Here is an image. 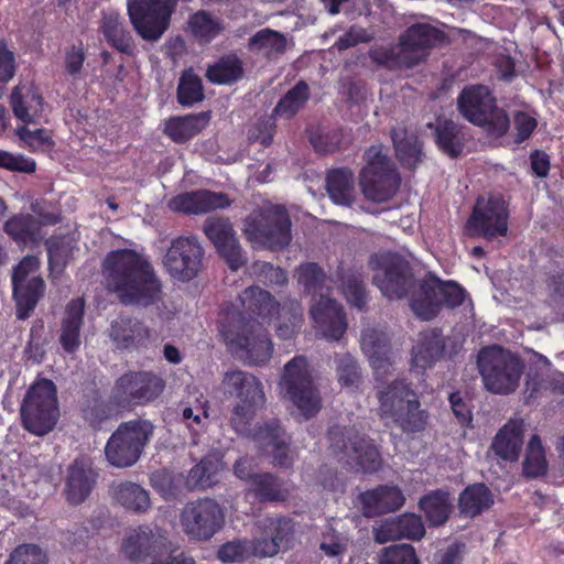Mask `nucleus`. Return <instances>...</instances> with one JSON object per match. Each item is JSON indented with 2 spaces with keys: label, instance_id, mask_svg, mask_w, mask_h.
Masks as SVG:
<instances>
[{
  "label": "nucleus",
  "instance_id": "obj_1",
  "mask_svg": "<svg viewBox=\"0 0 564 564\" xmlns=\"http://www.w3.org/2000/svg\"><path fill=\"white\" fill-rule=\"evenodd\" d=\"M239 300L243 312H225L220 321V334L232 352H242L251 365H264L272 356L273 344L262 323L251 315L270 322L279 314L280 303L270 292L257 285L247 288Z\"/></svg>",
  "mask_w": 564,
  "mask_h": 564
},
{
  "label": "nucleus",
  "instance_id": "obj_2",
  "mask_svg": "<svg viewBox=\"0 0 564 564\" xmlns=\"http://www.w3.org/2000/svg\"><path fill=\"white\" fill-rule=\"evenodd\" d=\"M107 290L123 306L149 308L163 301V283L149 257L122 248L107 253L102 263Z\"/></svg>",
  "mask_w": 564,
  "mask_h": 564
},
{
  "label": "nucleus",
  "instance_id": "obj_3",
  "mask_svg": "<svg viewBox=\"0 0 564 564\" xmlns=\"http://www.w3.org/2000/svg\"><path fill=\"white\" fill-rule=\"evenodd\" d=\"M223 391L237 402L230 409L229 424L238 434H248L257 413L265 404L261 381L250 372L240 369L226 371L221 379Z\"/></svg>",
  "mask_w": 564,
  "mask_h": 564
},
{
  "label": "nucleus",
  "instance_id": "obj_4",
  "mask_svg": "<svg viewBox=\"0 0 564 564\" xmlns=\"http://www.w3.org/2000/svg\"><path fill=\"white\" fill-rule=\"evenodd\" d=\"M457 108L467 121L482 128L490 137L501 138L510 128L507 111L498 107L497 98L485 85L466 86L459 93Z\"/></svg>",
  "mask_w": 564,
  "mask_h": 564
},
{
  "label": "nucleus",
  "instance_id": "obj_5",
  "mask_svg": "<svg viewBox=\"0 0 564 564\" xmlns=\"http://www.w3.org/2000/svg\"><path fill=\"white\" fill-rule=\"evenodd\" d=\"M477 368L484 387L491 393L508 395L517 390L524 370L522 359L500 345L479 350Z\"/></svg>",
  "mask_w": 564,
  "mask_h": 564
},
{
  "label": "nucleus",
  "instance_id": "obj_6",
  "mask_svg": "<svg viewBox=\"0 0 564 564\" xmlns=\"http://www.w3.org/2000/svg\"><path fill=\"white\" fill-rule=\"evenodd\" d=\"M329 448L334 457L366 474L380 469L382 460L373 441L355 426L334 425L327 431Z\"/></svg>",
  "mask_w": 564,
  "mask_h": 564
},
{
  "label": "nucleus",
  "instance_id": "obj_7",
  "mask_svg": "<svg viewBox=\"0 0 564 564\" xmlns=\"http://www.w3.org/2000/svg\"><path fill=\"white\" fill-rule=\"evenodd\" d=\"M382 416L390 417L405 433H416L425 429L427 413L420 409L414 391L404 380H393L378 392Z\"/></svg>",
  "mask_w": 564,
  "mask_h": 564
},
{
  "label": "nucleus",
  "instance_id": "obj_8",
  "mask_svg": "<svg viewBox=\"0 0 564 564\" xmlns=\"http://www.w3.org/2000/svg\"><path fill=\"white\" fill-rule=\"evenodd\" d=\"M154 433V425L144 419L119 424L105 445L107 462L117 468L133 466L143 454Z\"/></svg>",
  "mask_w": 564,
  "mask_h": 564
},
{
  "label": "nucleus",
  "instance_id": "obj_9",
  "mask_svg": "<svg viewBox=\"0 0 564 564\" xmlns=\"http://www.w3.org/2000/svg\"><path fill=\"white\" fill-rule=\"evenodd\" d=\"M20 412L22 425L26 431L39 436L50 433L59 416L54 382L50 379H40L30 386Z\"/></svg>",
  "mask_w": 564,
  "mask_h": 564
},
{
  "label": "nucleus",
  "instance_id": "obj_10",
  "mask_svg": "<svg viewBox=\"0 0 564 564\" xmlns=\"http://www.w3.org/2000/svg\"><path fill=\"white\" fill-rule=\"evenodd\" d=\"M291 227L285 207L275 205L250 213L245 219L243 232L251 243L278 251L290 245Z\"/></svg>",
  "mask_w": 564,
  "mask_h": 564
},
{
  "label": "nucleus",
  "instance_id": "obj_11",
  "mask_svg": "<svg viewBox=\"0 0 564 564\" xmlns=\"http://www.w3.org/2000/svg\"><path fill=\"white\" fill-rule=\"evenodd\" d=\"M366 165L359 174L365 197L375 203L391 199L400 186V175L383 153L382 145H370L364 153Z\"/></svg>",
  "mask_w": 564,
  "mask_h": 564
},
{
  "label": "nucleus",
  "instance_id": "obj_12",
  "mask_svg": "<svg viewBox=\"0 0 564 564\" xmlns=\"http://www.w3.org/2000/svg\"><path fill=\"white\" fill-rule=\"evenodd\" d=\"M280 389L283 399L290 401L306 420L319 412V391L314 384L305 357L295 356L284 366Z\"/></svg>",
  "mask_w": 564,
  "mask_h": 564
},
{
  "label": "nucleus",
  "instance_id": "obj_13",
  "mask_svg": "<svg viewBox=\"0 0 564 564\" xmlns=\"http://www.w3.org/2000/svg\"><path fill=\"white\" fill-rule=\"evenodd\" d=\"M165 386V380L153 371L128 370L115 380L111 398L122 412L131 411L156 401Z\"/></svg>",
  "mask_w": 564,
  "mask_h": 564
},
{
  "label": "nucleus",
  "instance_id": "obj_14",
  "mask_svg": "<svg viewBox=\"0 0 564 564\" xmlns=\"http://www.w3.org/2000/svg\"><path fill=\"white\" fill-rule=\"evenodd\" d=\"M375 272L373 284L389 300L405 297L415 285L414 274L408 260L397 252H379L370 257Z\"/></svg>",
  "mask_w": 564,
  "mask_h": 564
},
{
  "label": "nucleus",
  "instance_id": "obj_15",
  "mask_svg": "<svg viewBox=\"0 0 564 564\" xmlns=\"http://www.w3.org/2000/svg\"><path fill=\"white\" fill-rule=\"evenodd\" d=\"M464 300L465 290L458 283L443 282L435 275H429L419 283L410 300V307L420 319L431 321L443 306L454 308L462 305Z\"/></svg>",
  "mask_w": 564,
  "mask_h": 564
},
{
  "label": "nucleus",
  "instance_id": "obj_16",
  "mask_svg": "<svg viewBox=\"0 0 564 564\" xmlns=\"http://www.w3.org/2000/svg\"><path fill=\"white\" fill-rule=\"evenodd\" d=\"M226 509L213 498L188 501L180 520L185 534L195 541H209L225 525Z\"/></svg>",
  "mask_w": 564,
  "mask_h": 564
},
{
  "label": "nucleus",
  "instance_id": "obj_17",
  "mask_svg": "<svg viewBox=\"0 0 564 564\" xmlns=\"http://www.w3.org/2000/svg\"><path fill=\"white\" fill-rule=\"evenodd\" d=\"M174 4L173 0H127V11L137 33L156 41L170 25Z\"/></svg>",
  "mask_w": 564,
  "mask_h": 564
},
{
  "label": "nucleus",
  "instance_id": "obj_18",
  "mask_svg": "<svg viewBox=\"0 0 564 564\" xmlns=\"http://www.w3.org/2000/svg\"><path fill=\"white\" fill-rule=\"evenodd\" d=\"M509 208L500 195L478 197L466 221L471 236L492 240L508 232Z\"/></svg>",
  "mask_w": 564,
  "mask_h": 564
},
{
  "label": "nucleus",
  "instance_id": "obj_19",
  "mask_svg": "<svg viewBox=\"0 0 564 564\" xmlns=\"http://www.w3.org/2000/svg\"><path fill=\"white\" fill-rule=\"evenodd\" d=\"M204 253L196 237L180 236L171 241L163 259V265L172 279L189 282L202 271Z\"/></svg>",
  "mask_w": 564,
  "mask_h": 564
},
{
  "label": "nucleus",
  "instance_id": "obj_20",
  "mask_svg": "<svg viewBox=\"0 0 564 564\" xmlns=\"http://www.w3.org/2000/svg\"><path fill=\"white\" fill-rule=\"evenodd\" d=\"M446 39L445 32L429 23L417 22L408 26L399 37V45L409 56L405 68L425 62L431 51Z\"/></svg>",
  "mask_w": 564,
  "mask_h": 564
},
{
  "label": "nucleus",
  "instance_id": "obj_21",
  "mask_svg": "<svg viewBox=\"0 0 564 564\" xmlns=\"http://www.w3.org/2000/svg\"><path fill=\"white\" fill-rule=\"evenodd\" d=\"M256 442L262 449L271 448L272 464L282 468H290L293 458L290 455V437L278 419L257 424L250 429V433L241 434Z\"/></svg>",
  "mask_w": 564,
  "mask_h": 564
},
{
  "label": "nucleus",
  "instance_id": "obj_22",
  "mask_svg": "<svg viewBox=\"0 0 564 564\" xmlns=\"http://www.w3.org/2000/svg\"><path fill=\"white\" fill-rule=\"evenodd\" d=\"M204 232L213 242L219 256L230 270L237 271L247 263L242 249L236 238L230 221L226 218H208L204 224Z\"/></svg>",
  "mask_w": 564,
  "mask_h": 564
},
{
  "label": "nucleus",
  "instance_id": "obj_23",
  "mask_svg": "<svg viewBox=\"0 0 564 564\" xmlns=\"http://www.w3.org/2000/svg\"><path fill=\"white\" fill-rule=\"evenodd\" d=\"M310 315L328 341L340 340L347 330L344 308L333 299L321 295L311 306Z\"/></svg>",
  "mask_w": 564,
  "mask_h": 564
},
{
  "label": "nucleus",
  "instance_id": "obj_24",
  "mask_svg": "<svg viewBox=\"0 0 564 564\" xmlns=\"http://www.w3.org/2000/svg\"><path fill=\"white\" fill-rule=\"evenodd\" d=\"M261 536L256 540V556H274L285 547L294 533L293 522L286 517H267L259 522Z\"/></svg>",
  "mask_w": 564,
  "mask_h": 564
},
{
  "label": "nucleus",
  "instance_id": "obj_25",
  "mask_svg": "<svg viewBox=\"0 0 564 564\" xmlns=\"http://www.w3.org/2000/svg\"><path fill=\"white\" fill-rule=\"evenodd\" d=\"M425 534V527L420 516L403 513L389 518L373 528V539L377 543L383 544L389 541L401 539L421 540Z\"/></svg>",
  "mask_w": 564,
  "mask_h": 564
},
{
  "label": "nucleus",
  "instance_id": "obj_26",
  "mask_svg": "<svg viewBox=\"0 0 564 564\" xmlns=\"http://www.w3.org/2000/svg\"><path fill=\"white\" fill-rule=\"evenodd\" d=\"M231 199L226 193L197 189L175 196L170 206L173 210L187 215L206 214L216 209H225L231 205Z\"/></svg>",
  "mask_w": 564,
  "mask_h": 564
},
{
  "label": "nucleus",
  "instance_id": "obj_27",
  "mask_svg": "<svg viewBox=\"0 0 564 564\" xmlns=\"http://www.w3.org/2000/svg\"><path fill=\"white\" fill-rule=\"evenodd\" d=\"M359 501L364 516L373 518L400 509L404 505L405 498L399 487L380 485L360 494Z\"/></svg>",
  "mask_w": 564,
  "mask_h": 564
},
{
  "label": "nucleus",
  "instance_id": "obj_28",
  "mask_svg": "<svg viewBox=\"0 0 564 564\" xmlns=\"http://www.w3.org/2000/svg\"><path fill=\"white\" fill-rule=\"evenodd\" d=\"M10 105L17 119L25 124L36 123L42 116L44 99L33 85H19L13 88Z\"/></svg>",
  "mask_w": 564,
  "mask_h": 564
},
{
  "label": "nucleus",
  "instance_id": "obj_29",
  "mask_svg": "<svg viewBox=\"0 0 564 564\" xmlns=\"http://www.w3.org/2000/svg\"><path fill=\"white\" fill-rule=\"evenodd\" d=\"M210 118L212 112L209 110L173 116L165 121L163 132L173 142L183 144L199 134L208 126Z\"/></svg>",
  "mask_w": 564,
  "mask_h": 564
},
{
  "label": "nucleus",
  "instance_id": "obj_30",
  "mask_svg": "<svg viewBox=\"0 0 564 564\" xmlns=\"http://www.w3.org/2000/svg\"><path fill=\"white\" fill-rule=\"evenodd\" d=\"M99 32L107 43L118 52L127 55L133 54V37L119 12L115 10L104 11L99 23Z\"/></svg>",
  "mask_w": 564,
  "mask_h": 564
},
{
  "label": "nucleus",
  "instance_id": "obj_31",
  "mask_svg": "<svg viewBox=\"0 0 564 564\" xmlns=\"http://www.w3.org/2000/svg\"><path fill=\"white\" fill-rule=\"evenodd\" d=\"M445 351V340L442 330L432 328L419 334L416 345L412 349V362L414 367L423 370L431 368L442 358Z\"/></svg>",
  "mask_w": 564,
  "mask_h": 564
},
{
  "label": "nucleus",
  "instance_id": "obj_32",
  "mask_svg": "<svg viewBox=\"0 0 564 564\" xmlns=\"http://www.w3.org/2000/svg\"><path fill=\"white\" fill-rule=\"evenodd\" d=\"M85 301L77 297L69 301L62 321L59 343L68 352H75L80 346V328L84 322Z\"/></svg>",
  "mask_w": 564,
  "mask_h": 564
},
{
  "label": "nucleus",
  "instance_id": "obj_33",
  "mask_svg": "<svg viewBox=\"0 0 564 564\" xmlns=\"http://www.w3.org/2000/svg\"><path fill=\"white\" fill-rule=\"evenodd\" d=\"M110 336L120 348L133 349L145 346L150 330L137 318L120 316L111 323Z\"/></svg>",
  "mask_w": 564,
  "mask_h": 564
},
{
  "label": "nucleus",
  "instance_id": "obj_34",
  "mask_svg": "<svg viewBox=\"0 0 564 564\" xmlns=\"http://www.w3.org/2000/svg\"><path fill=\"white\" fill-rule=\"evenodd\" d=\"M523 444V422L510 420L495 436L491 448L503 460H518Z\"/></svg>",
  "mask_w": 564,
  "mask_h": 564
},
{
  "label": "nucleus",
  "instance_id": "obj_35",
  "mask_svg": "<svg viewBox=\"0 0 564 564\" xmlns=\"http://www.w3.org/2000/svg\"><path fill=\"white\" fill-rule=\"evenodd\" d=\"M82 417L94 430H100L108 420L122 412L112 401L111 394L105 400L98 391L85 395L80 405Z\"/></svg>",
  "mask_w": 564,
  "mask_h": 564
},
{
  "label": "nucleus",
  "instance_id": "obj_36",
  "mask_svg": "<svg viewBox=\"0 0 564 564\" xmlns=\"http://www.w3.org/2000/svg\"><path fill=\"white\" fill-rule=\"evenodd\" d=\"M156 542L153 530L148 525H140L124 539L121 550L129 561L138 564L153 557Z\"/></svg>",
  "mask_w": 564,
  "mask_h": 564
},
{
  "label": "nucleus",
  "instance_id": "obj_37",
  "mask_svg": "<svg viewBox=\"0 0 564 564\" xmlns=\"http://www.w3.org/2000/svg\"><path fill=\"white\" fill-rule=\"evenodd\" d=\"M391 139L401 165L409 170L415 169L422 156V144L417 135L405 127L398 126L391 129Z\"/></svg>",
  "mask_w": 564,
  "mask_h": 564
},
{
  "label": "nucleus",
  "instance_id": "obj_38",
  "mask_svg": "<svg viewBox=\"0 0 564 564\" xmlns=\"http://www.w3.org/2000/svg\"><path fill=\"white\" fill-rule=\"evenodd\" d=\"M96 476L97 475L90 468H85L78 463L73 464L68 468L64 490L66 500L74 506L84 502L96 484Z\"/></svg>",
  "mask_w": 564,
  "mask_h": 564
},
{
  "label": "nucleus",
  "instance_id": "obj_39",
  "mask_svg": "<svg viewBox=\"0 0 564 564\" xmlns=\"http://www.w3.org/2000/svg\"><path fill=\"white\" fill-rule=\"evenodd\" d=\"M45 291V283L41 276H33L26 282L12 284V294L17 306V318L25 319L34 311Z\"/></svg>",
  "mask_w": 564,
  "mask_h": 564
},
{
  "label": "nucleus",
  "instance_id": "obj_40",
  "mask_svg": "<svg viewBox=\"0 0 564 564\" xmlns=\"http://www.w3.org/2000/svg\"><path fill=\"white\" fill-rule=\"evenodd\" d=\"M247 492L261 503L284 501L288 496L282 479L268 471L254 474L247 486Z\"/></svg>",
  "mask_w": 564,
  "mask_h": 564
},
{
  "label": "nucleus",
  "instance_id": "obj_41",
  "mask_svg": "<svg viewBox=\"0 0 564 564\" xmlns=\"http://www.w3.org/2000/svg\"><path fill=\"white\" fill-rule=\"evenodd\" d=\"M419 508L431 527L443 525L453 508L449 492L443 489L432 490L420 499Z\"/></svg>",
  "mask_w": 564,
  "mask_h": 564
},
{
  "label": "nucleus",
  "instance_id": "obj_42",
  "mask_svg": "<svg viewBox=\"0 0 564 564\" xmlns=\"http://www.w3.org/2000/svg\"><path fill=\"white\" fill-rule=\"evenodd\" d=\"M112 497L121 507L134 513H145L151 508L149 491L133 481L113 485Z\"/></svg>",
  "mask_w": 564,
  "mask_h": 564
},
{
  "label": "nucleus",
  "instance_id": "obj_43",
  "mask_svg": "<svg viewBox=\"0 0 564 564\" xmlns=\"http://www.w3.org/2000/svg\"><path fill=\"white\" fill-rule=\"evenodd\" d=\"M205 76L215 85H232L243 76L242 61L234 53L226 54L207 66Z\"/></svg>",
  "mask_w": 564,
  "mask_h": 564
},
{
  "label": "nucleus",
  "instance_id": "obj_44",
  "mask_svg": "<svg viewBox=\"0 0 564 564\" xmlns=\"http://www.w3.org/2000/svg\"><path fill=\"white\" fill-rule=\"evenodd\" d=\"M494 503L490 489L482 482L466 487L459 495L458 506L465 517L475 518Z\"/></svg>",
  "mask_w": 564,
  "mask_h": 564
},
{
  "label": "nucleus",
  "instance_id": "obj_45",
  "mask_svg": "<svg viewBox=\"0 0 564 564\" xmlns=\"http://www.w3.org/2000/svg\"><path fill=\"white\" fill-rule=\"evenodd\" d=\"M434 137L438 150L447 156L456 159L463 153L462 129L453 120H438L435 124Z\"/></svg>",
  "mask_w": 564,
  "mask_h": 564
},
{
  "label": "nucleus",
  "instance_id": "obj_46",
  "mask_svg": "<svg viewBox=\"0 0 564 564\" xmlns=\"http://www.w3.org/2000/svg\"><path fill=\"white\" fill-rule=\"evenodd\" d=\"M326 189L332 200L350 205L354 200V174L347 167L333 169L326 176Z\"/></svg>",
  "mask_w": 564,
  "mask_h": 564
},
{
  "label": "nucleus",
  "instance_id": "obj_47",
  "mask_svg": "<svg viewBox=\"0 0 564 564\" xmlns=\"http://www.w3.org/2000/svg\"><path fill=\"white\" fill-rule=\"evenodd\" d=\"M247 47L254 54H261L265 58H271L285 52L286 37L279 31L264 28L256 32L248 40Z\"/></svg>",
  "mask_w": 564,
  "mask_h": 564
},
{
  "label": "nucleus",
  "instance_id": "obj_48",
  "mask_svg": "<svg viewBox=\"0 0 564 564\" xmlns=\"http://www.w3.org/2000/svg\"><path fill=\"white\" fill-rule=\"evenodd\" d=\"M311 97L310 86L305 80H299L273 108L272 115L283 119H292L307 104Z\"/></svg>",
  "mask_w": 564,
  "mask_h": 564
},
{
  "label": "nucleus",
  "instance_id": "obj_49",
  "mask_svg": "<svg viewBox=\"0 0 564 564\" xmlns=\"http://www.w3.org/2000/svg\"><path fill=\"white\" fill-rule=\"evenodd\" d=\"M47 251L48 268L52 272L62 273L76 249V241L67 235L51 236L44 242Z\"/></svg>",
  "mask_w": 564,
  "mask_h": 564
},
{
  "label": "nucleus",
  "instance_id": "obj_50",
  "mask_svg": "<svg viewBox=\"0 0 564 564\" xmlns=\"http://www.w3.org/2000/svg\"><path fill=\"white\" fill-rule=\"evenodd\" d=\"M310 142L316 152L330 154L347 148L350 144V138L341 127L336 126L333 128H317L311 132Z\"/></svg>",
  "mask_w": 564,
  "mask_h": 564
},
{
  "label": "nucleus",
  "instance_id": "obj_51",
  "mask_svg": "<svg viewBox=\"0 0 564 564\" xmlns=\"http://www.w3.org/2000/svg\"><path fill=\"white\" fill-rule=\"evenodd\" d=\"M205 99L202 78L192 67L184 69L178 78L176 100L182 107H192Z\"/></svg>",
  "mask_w": 564,
  "mask_h": 564
},
{
  "label": "nucleus",
  "instance_id": "obj_52",
  "mask_svg": "<svg viewBox=\"0 0 564 564\" xmlns=\"http://www.w3.org/2000/svg\"><path fill=\"white\" fill-rule=\"evenodd\" d=\"M338 274L341 281L343 294L347 302L359 311L365 310L368 302V294L361 274L356 272H343Z\"/></svg>",
  "mask_w": 564,
  "mask_h": 564
},
{
  "label": "nucleus",
  "instance_id": "obj_53",
  "mask_svg": "<svg viewBox=\"0 0 564 564\" xmlns=\"http://www.w3.org/2000/svg\"><path fill=\"white\" fill-rule=\"evenodd\" d=\"M188 24L192 34L198 41L205 43H209L224 30L221 21L206 11H198L192 14Z\"/></svg>",
  "mask_w": 564,
  "mask_h": 564
},
{
  "label": "nucleus",
  "instance_id": "obj_54",
  "mask_svg": "<svg viewBox=\"0 0 564 564\" xmlns=\"http://www.w3.org/2000/svg\"><path fill=\"white\" fill-rule=\"evenodd\" d=\"M336 376L344 388L358 389L362 382L361 368L357 359L349 352L335 356Z\"/></svg>",
  "mask_w": 564,
  "mask_h": 564
},
{
  "label": "nucleus",
  "instance_id": "obj_55",
  "mask_svg": "<svg viewBox=\"0 0 564 564\" xmlns=\"http://www.w3.org/2000/svg\"><path fill=\"white\" fill-rule=\"evenodd\" d=\"M547 470L544 448L538 435H532L528 443L523 460V473L527 477L536 478L543 476Z\"/></svg>",
  "mask_w": 564,
  "mask_h": 564
},
{
  "label": "nucleus",
  "instance_id": "obj_56",
  "mask_svg": "<svg viewBox=\"0 0 564 564\" xmlns=\"http://www.w3.org/2000/svg\"><path fill=\"white\" fill-rule=\"evenodd\" d=\"M4 231L19 245L35 240L36 224L31 215H14L3 227Z\"/></svg>",
  "mask_w": 564,
  "mask_h": 564
},
{
  "label": "nucleus",
  "instance_id": "obj_57",
  "mask_svg": "<svg viewBox=\"0 0 564 564\" xmlns=\"http://www.w3.org/2000/svg\"><path fill=\"white\" fill-rule=\"evenodd\" d=\"M256 556V540H234L220 545L217 557L223 563L242 562Z\"/></svg>",
  "mask_w": 564,
  "mask_h": 564
},
{
  "label": "nucleus",
  "instance_id": "obj_58",
  "mask_svg": "<svg viewBox=\"0 0 564 564\" xmlns=\"http://www.w3.org/2000/svg\"><path fill=\"white\" fill-rule=\"evenodd\" d=\"M297 282L307 293L323 290L327 275L316 262L302 263L296 270Z\"/></svg>",
  "mask_w": 564,
  "mask_h": 564
},
{
  "label": "nucleus",
  "instance_id": "obj_59",
  "mask_svg": "<svg viewBox=\"0 0 564 564\" xmlns=\"http://www.w3.org/2000/svg\"><path fill=\"white\" fill-rule=\"evenodd\" d=\"M378 564H420L415 549L401 543L383 547L378 554Z\"/></svg>",
  "mask_w": 564,
  "mask_h": 564
},
{
  "label": "nucleus",
  "instance_id": "obj_60",
  "mask_svg": "<svg viewBox=\"0 0 564 564\" xmlns=\"http://www.w3.org/2000/svg\"><path fill=\"white\" fill-rule=\"evenodd\" d=\"M46 554L35 544H21L9 555L4 564H46Z\"/></svg>",
  "mask_w": 564,
  "mask_h": 564
},
{
  "label": "nucleus",
  "instance_id": "obj_61",
  "mask_svg": "<svg viewBox=\"0 0 564 564\" xmlns=\"http://www.w3.org/2000/svg\"><path fill=\"white\" fill-rule=\"evenodd\" d=\"M87 54L83 42L72 44L64 52V67L68 76L76 79L82 74Z\"/></svg>",
  "mask_w": 564,
  "mask_h": 564
},
{
  "label": "nucleus",
  "instance_id": "obj_62",
  "mask_svg": "<svg viewBox=\"0 0 564 564\" xmlns=\"http://www.w3.org/2000/svg\"><path fill=\"white\" fill-rule=\"evenodd\" d=\"M449 405L457 422L463 427H468L473 422V412L468 399L460 392H452L448 397Z\"/></svg>",
  "mask_w": 564,
  "mask_h": 564
},
{
  "label": "nucleus",
  "instance_id": "obj_63",
  "mask_svg": "<svg viewBox=\"0 0 564 564\" xmlns=\"http://www.w3.org/2000/svg\"><path fill=\"white\" fill-rule=\"evenodd\" d=\"M15 134L30 148L53 145L51 132L44 128L30 130L26 124L18 127Z\"/></svg>",
  "mask_w": 564,
  "mask_h": 564
},
{
  "label": "nucleus",
  "instance_id": "obj_64",
  "mask_svg": "<svg viewBox=\"0 0 564 564\" xmlns=\"http://www.w3.org/2000/svg\"><path fill=\"white\" fill-rule=\"evenodd\" d=\"M361 347L368 356L377 351H389V339L382 332L367 329L361 335Z\"/></svg>",
  "mask_w": 564,
  "mask_h": 564
}]
</instances>
